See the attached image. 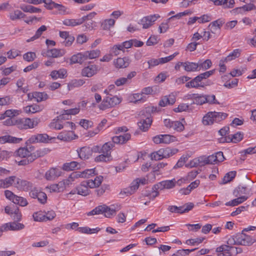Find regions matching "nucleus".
<instances>
[{
	"mask_svg": "<svg viewBox=\"0 0 256 256\" xmlns=\"http://www.w3.org/2000/svg\"><path fill=\"white\" fill-rule=\"evenodd\" d=\"M103 180V176H96L94 180H88L83 181L80 186L76 187L77 194L83 196H86L90 194L88 188H94L98 187Z\"/></svg>",
	"mask_w": 256,
	"mask_h": 256,
	"instance_id": "obj_1",
	"label": "nucleus"
},
{
	"mask_svg": "<svg viewBox=\"0 0 256 256\" xmlns=\"http://www.w3.org/2000/svg\"><path fill=\"white\" fill-rule=\"evenodd\" d=\"M214 70H211L206 72L204 73L200 74L194 78L190 82H188L186 84V86L188 88H203L204 84H202V81L206 79L209 78L211 75L214 74Z\"/></svg>",
	"mask_w": 256,
	"mask_h": 256,
	"instance_id": "obj_2",
	"label": "nucleus"
},
{
	"mask_svg": "<svg viewBox=\"0 0 256 256\" xmlns=\"http://www.w3.org/2000/svg\"><path fill=\"white\" fill-rule=\"evenodd\" d=\"M156 108L154 106L152 108L148 107L146 108V109L142 112V113L144 112L148 113V115L146 118H144V117H142L140 121L138 123V125L140 130L143 132H146L148 130L152 123V119L150 117V112L156 111ZM142 115H143V114H142Z\"/></svg>",
	"mask_w": 256,
	"mask_h": 256,
	"instance_id": "obj_3",
	"label": "nucleus"
},
{
	"mask_svg": "<svg viewBox=\"0 0 256 256\" xmlns=\"http://www.w3.org/2000/svg\"><path fill=\"white\" fill-rule=\"evenodd\" d=\"M109 95L104 98L102 102L100 104L99 108L102 110L114 106L121 102V98L116 96Z\"/></svg>",
	"mask_w": 256,
	"mask_h": 256,
	"instance_id": "obj_4",
	"label": "nucleus"
},
{
	"mask_svg": "<svg viewBox=\"0 0 256 256\" xmlns=\"http://www.w3.org/2000/svg\"><path fill=\"white\" fill-rule=\"evenodd\" d=\"M15 156H18L22 158H24V159L18 161V165L19 166H26L28 165L29 164H25L24 162L25 160H28V158L31 156L32 155H30V152L27 150L26 148V147H21L19 148L15 152Z\"/></svg>",
	"mask_w": 256,
	"mask_h": 256,
	"instance_id": "obj_5",
	"label": "nucleus"
},
{
	"mask_svg": "<svg viewBox=\"0 0 256 256\" xmlns=\"http://www.w3.org/2000/svg\"><path fill=\"white\" fill-rule=\"evenodd\" d=\"M66 53L64 49L52 48L43 50L42 55L46 57H52L56 58L63 56Z\"/></svg>",
	"mask_w": 256,
	"mask_h": 256,
	"instance_id": "obj_6",
	"label": "nucleus"
},
{
	"mask_svg": "<svg viewBox=\"0 0 256 256\" xmlns=\"http://www.w3.org/2000/svg\"><path fill=\"white\" fill-rule=\"evenodd\" d=\"M160 16L158 14L150 15L142 18L140 21V24L142 26V28L146 29L151 26L154 22Z\"/></svg>",
	"mask_w": 256,
	"mask_h": 256,
	"instance_id": "obj_7",
	"label": "nucleus"
},
{
	"mask_svg": "<svg viewBox=\"0 0 256 256\" xmlns=\"http://www.w3.org/2000/svg\"><path fill=\"white\" fill-rule=\"evenodd\" d=\"M194 207L192 203L186 204L182 206H170L168 208V210L172 212L182 214L188 212Z\"/></svg>",
	"mask_w": 256,
	"mask_h": 256,
	"instance_id": "obj_8",
	"label": "nucleus"
},
{
	"mask_svg": "<svg viewBox=\"0 0 256 256\" xmlns=\"http://www.w3.org/2000/svg\"><path fill=\"white\" fill-rule=\"evenodd\" d=\"M50 152L48 148H40L34 152H33L32 154L28 159L25 160L24 163L30 164L33 162L36 159L42 157L48 154Z\"/></svg>",
	"mask_w": 256,
	"mask_h": 256,
	"instance_id": "obj_9",
	"label": "nucleus"
},
{
	"mask_svg": "<svg viewBox=\"0 0 256 256\" xmlns=\"http://www.w3.org/2000/svg\"><path fill=\"white\" fill-rule=\"evenodd\" d=\"M48 138V136L47 134H37L32 136L26 142V144L37 143L47 142Z\"/></svg>",
	"mask_w": 256,
	"mask_h": 256,
	"instance_id": "obj_10",
	"label": "nucleus"
},
{
	"mask_svg": "<svg viewBox=\"0 0 256 256\" xmlns=\"http://www.w3.org/2000/svg\"><path fill=\"white\" fill-rule=\"evenodd\" d=\"M62 171L60 168H52L45 174L44 178L48 180H54L61 176Z\"/></svg>",
	"mask_w": 256,
	"mask_h": 256,
	"instance_id": "obj_11",
	"label": "nucleus"
},
{
	"mask_svg": "<svg viewBox=\"0 0 256 256\" xmlns=\"http://www.w3.org/2000/svg\"><path fill=\"white\" fill-rule=\"evenodd\" d=\"M236 240L238 244L243 246H249L254 242L252 238L250 236L244 234L242 232L241 234H237Z\"/></svg>",
	"mask_w": 256,
	"mask_h": 256,
	"instance_id": "obj_12",
	"label": "nucleus"
},
{
	"mask_svg": "<svg viewBox=\"0 0 256 256\" xmlns=\"http://www.w3.org/2000/svg\"><path fill=\"white\" fill-rule=\"evenodd\" d=\"M98 66L95 64H92L84 68L82 70V75L88 78L92 77L98 72Z\"/></svg>",
	"mask_w": 256,
	"mask_h": 256,
	"instance_id": "obj_13",
	"label": "nucleus"
},
{
	"mask_svg": "<svg viewBox=\"0 0 256 256\" xmlns=\"http://www.w3.org/2000/svg\"><path fill=\"white\" fill-rule=\"evenodd\" d=\"M14 186L18 190L27 191L32 188V184L27 180L16 178Z\"/></svg>",
	"mask_w": 256,
	"mask_h": 256,
	"instance_id": "obj_14",
	"label": "nucleus"
},
{
	"mask_svg": "<svg viewBox=\"0 0 256 256\" xmlns=\"http://www.w3.org/2000/svg\"><path fill=\"white\" fill-rule=\"evenodd\" d=\"M176 181L174 179L162 181L154 186V188L156 190H162L164 188L170 189L175 186Z\"/></svg>",
	"mask_w": 256,
	"mask_h": 256,
	"instance_id": "obj_15",
	"label": "nucleus"
},
{
	"mask_svg": "<svg viewBox=\"0 0 256 256\" xmlns=\"http://www.w3.org/2000/svg\"><path fill=\"white\" fill-rule=\"evenodd\" d=\"M176 101V97L174 94H171L168 96H164L159 102V106L162 107L167 105H172Z\"/></svg>",
	"mask_w": 256,
	"mask_h": 256,
	"instance_id": "obj_16",
	"label": "nucleus"
},
{
	"mask_svg": "<svg viewBox=\"0 0 256 256\" xmlns=\"http://www.w3.org/2000/svg\"><path fill=\"white\" fill-rule=\"evenodd\" d=\"M78 156L82 160H86L92 155V150L89 146H84L76 150Z\"/></svg>",
	"mask_w": 256,
	"mask_h": 256,
	"instance_id": "obj_17",
	"label": "nucleus"
},
{
	"mask_svg": "<svg viewBox=\"0 0 256 256\" xmlns=\"http://www.w3.org/2000/svg\"><path fill=\"white\" fill-rule=\"evenodd\" d=\"M130 63V60L128 57L118 58L114 60V64L117 68H127Z\"/></svg>",
	"mask_w": 256,
	"mask_h": 256,
	"instance_id": "obj_18",
	"label": "nucleus"
},
{
	"mask_svg": "<svg viewBox=\"0 0 256 256\" xmlns=\"http://www.w3.org/2000/svg\"><path fill=\"white\" fill-rule=\"evenodd\" d=\"M131 138L129 133L124 134L122 135L114 136L112 138V142L114 144H122L128 142Z\"/></svg>",
	"mask_w": 256,
	"mask_h": 256,
	"instance_id": "obj_19",
	"label": "nucleus"
},
{
	"mask_svg": "<svg viewBox=\"0 0 256 256\" xmlns=\"http://www.w3.org/2000/svg\"><path fill=\"white\" fill-rule=\"evenodd\" d=\"M2 228L6 230H22L24 228V225L20 223H16L15 222L6 223L2 225Z\"/></svg>",
	"mask_w": 256,
	"mask_h": 256,
	"instance_id": "obj_20",
	"label": "nucleus"
},
{
	"mask_svg": "<svg viewBox=\"0 0 256 256\" xmlns=\"http://www.w3.org/2000/svg\"><path fill=\"white\" fill-rule=\"evenodd\" d=\"M86 60L84 52H79L76 54L73 55L70 59L71 64L76 63L82 64Z\"/></svg>",
	"mask_w": 256,
	"mask_h": 256,
	"instance_id": "obj_21",
	"label": "nucleus"
},
{
	"mask_svg": "<svg viewBox=\"0 0 256 256\" xmlns=\"http://www.w3.org/2000/svg\"><path fill=\"white\" fill-rule=\"evenodd\" d=\"M22 140V138H18L9 135L0 137V142L1 143L9 142L18 144Z\"/></svg>",
	"mask_w": 256,
	"mask_h": 256,
	"instance_id": "obj_22",
	"label": "nucleus"
},
{
	"mask_svg": "<svg viewBox=\"0 0 256 256\" xmlns=\"http://www.w3.org/2000/svg\"><path fill=\"white\" fill-rule=\"evenodd\" d=\"M24 120L26 130L33 128L36 126L40 122V119L38 118H24Z\"/></svg>",
	"mask_w": 256,
	"mask_h": 256,
	"instance_id": "obj_23",
	"label": "nucleus"
},
{
	"mask_svg": "<svg viewBox=\"0 0 256 256\" xmlns=\"http://www.w3.org/2000/svg\"><path fill=\"white\" fill-rule=\"evenodd\" d=\"M224 23V20L222 18L218 19L212 22L208 26L210 31L212 33H215L217 30H220L221 26Z\"/></svg>",
	"mask_w": 256,
	"mask_h": 256,
	"instance_id": "obj_24",
	"label": "nucleus"
},
{
	"mask_svg": "<svg viewBox=\"0 0 256 256\" xmlns=\"http://www.w3.org/2000/svg\"><path fill=\"white\" fill-rule=\"evenodd\" d=\"M73 136H75L74 132L72 130H68V132H63L60 133L57 138L60 140L66 142L72 140Z\"/></svg>",
	"mask_w": 256,
	"mask_h": 256,
	"instance_id": "obj_25",
	"label": "nucleus"
},
{
	"mask_svg": "<svg viewBox=\"0 0 256 256\" xmlns=\"http://www.w3.org/2000/svg\"><path fill=\"white\" fill-rule=\"evenodd\" d=\"M80 168V164L75 161L64 163L62 167L63 170L66 171L74 170Z\"/></svg>",
	"mask_w": 256,
	"mask_h": 256,
	"instance_id": "obj_26",
	"label": "nucleus"
},
{
	"mask_svg": "<svg viewBox=\"0 0 256 256\" xmlns=\"http://www.w3.org/2000/svg\"><path fill=\"white\" fill-rule=\"evenodd\" d=\"M248 196H238V198L234 199L231 201L227 202L225 204L226 206H234L238 205L246 201Z\"/></svg>",
	"mask_w": 256,
	"mask_h": 256,
	"instance_id": "obj_27",
	"label": "nucleus"
},
{
	"mask_svg": "<svg viewBox=\"0 0 256 256\" xmlns=\"http://www.w3.org/2000/svg\"><path fill=\"white\" fill-rule=\"evenodd\" d=\"M198 63L190 62H184V69L188 72L198 70Z\"/></svg>",
	"mask_w": 256,
	"mask_h": 256,
	"instance_id": "obj_28",
	"label": "nucleus"
},
{
	"mask_svg": "<svg viewBox=\"0 0 256 256\" xmlns=\"http://www.w3.org/2000/svg\"><path fill=\"white\" fill-rule=\"evenodd\" d=\"M25 16L20 10H16L10 12L8 16L10 20L14 21L24 18Z\"/></svg>",
	"mask_w": 256,
	"mask_h": 256,
	"instance_id": "obj_29",
	"label": "nucleus"
},
{
	"mask_svg": "<svg viewBox=\"0 0 256 256\" xmlns=\"http://www.w3.org/2000/svg\"><path fill=\"white\" fill-rule=\"evenodd\" d=\"M16 180V177L15 176H11L4 180H1L2 182V188H7L13 184L14 186Z\"/></svg>",
	"mask_w": 256,
	"mask_h": 256,
	"instance_id": "obj_30",
	"label": "nucleus"
},
{
	"mask_svg": "<svg viewBox=\"0 0 256 256\" xmlns=\"http://www.w3.org/2000/svg\"><path fill=\"white\" fill-rule=\"evenodd\" d=\"M32 96L38 102L46 100L48 98V95L44 92H34L32 93Z\"/></svg>",
	"mask_w": 256,
	"mask_h": 256,
	"instance_id": "obj_31",
	"label": "nucleus"
},
{
	"mask_svg": "<svg viewBox=\"0 0 256 256\" xmlns=\"http://www.w3.org/2000/svg\"><path fill=\"white\" fill-rule=\"evenodd\" d=\"M114 146L112 142H106L100 148V152L102 154L108 155L111 156V150Z\"/></svg>",
	"mask_w": 256,
	"mask_h": 256,
	"instance_id": "obj_32",
	"label": "nucleus"
},
{
	"mask_svg": "<svg viewBox=\"0 0 256 256\" xmlns=\"http://www.w3.org/2000/svg\"><path fill=\"white\" fill-rule=\"evenodd\" d=\"M162 152L163 154V157L164 158H168L174 154H176L178 150L177 148H172L168 147L166 148H162Z\"/></svg>",
	"mask_w": 256,
	"mask_h": 256,
	"instance_id": "obj_33",
	"label": "nucleus"
},
{
	"mask_svg": "<svg viewBox=\"0 0 256 256\" xmlns=\"http://www.w3.org/2000/svg\"><path fill=\"white\" fill-rule=\"evenodd\" d=\"M214 122V112H208L202 118V123L204 125L212 124Z\"/></svg>",
	"mask_w": 256,
	"mask_h": 256,
	"instance_id": "obj_34",
	"label": "nucleus"
},
{
	"mask_svg": "<svg viewBox=\"0 0 256 256\" xmlns=\"http://www.w3.org/2000/svg\"><path fill=\"white\" fill-rule=\"evenodd\" d=\"M234 4V0H217L215 2V5H222L224 8H232Z\"/></svg>",
	"mask_w": 256,
	"mask_h": 256,
	"instance_id": "obj_35",
	"label": "nucleus"
},
{
	"mask_svg": "<svg viewBox=\"0 0 256 256\" xmlns=\"http://www.w3.org/2000/svg\"><path fill=\"white\" fill-rule=\"evenodd\" d=\"M66 74V71L64 69H60L58 70H53L51 72L50 76L54 80L58 78H63Z\"/></svg>",
	"mask_w": 256,
	"mask_h": 256,
	"instance_id": "obj_36",
	"label": "nucleus"
},
{
	"mask_svg": "<svg viewBox=\"0 0 256 256\" xmlns=\"http://www.w3.org/2000/svg\"><path fill=\"white\" fill-rule=\"evenodd\" d=\"M102 214H104L106 218H110L112 216L115 215L116 210L115 208H110L105 205L102 206Z\"/></svg>",
	"mask_w": 256,
	"mask_h": 256,
	"instance_id": "obj_37",
	"label": "nucleus"
},
{
	"mask_svg": "<svg viewBox=\"0 0 256 256\" xmlns=\"http://www.w3.org/2000/svg\"><path fill=\"white\" fill-rule=\"evenodd\" d=\"M241 50L240 49H235L231 53H230L226 57L224 58V62H226L234 60L238 58L240 54Z\"/></svg>",
	"mask_w": 256,
	"mask_h": 256,
	"instance_id": "obj_38",
	"label": "nucleus"
},
{
	"mask_svg": "<svg viewBox=\"0 0 256 256\" xmlns=\"http://www.w3.org/2000/svg\"><path fill=\"white\" fill-rule=\"evenodd\" d=\"M243 138V134L240 132H238L234 134L231 135V136H229L226 138V142H232L234 143H237L240 142Z\"/></svg>",
	"mask_w": 256,
	"mask_h": 256,
	"instance_id": "obj_39",
	"label": "nucleus"
},
{
	"mask_svg": "<svg viewBox=\"0 0 256 256\" xmlns=\"http://www.w3.org/2000/svg\"><path fill=\"white\" fill-rule=\"evenodd\" d=\"M82 24V20L78 19H66L63 21V24L66 26H74Z\"/></svg>",
	"mask_w": 256,
	"mask_h": 256,
	"instance_id": "obj_40",
	"label": "nucleus"
},
{
	"mask_svg": "<svg viewBox=\"0 0 256 256\" xmlns=\"http://www.w3.org/2000/svg\"><path fill=\"white\" fill-rule=\"evenodd\" d=\"M100 230V228H90L88 227H80L77 228V231L80 233L91 234L96 233Z\"/></svg>",
	"mask_w": 256,
	"mask_h": 256,
	"instance_id": "obj_41",
	"label": "nucleus"
},
{
	"mask_svg": "<svg viewBox=\"0 0 256 256\" xmlns=\"http://www.w3.org/2000/svg\"><path fill=\"white\" fill-rule=\"evenodd\" d=\"M114 24L115 20L114 19H106L102 22L101 26L104 30H109L114 25Z\"/></svg>",
	"mask_w": 256,
	"mask_h": 256,
	"instance_id": "obj_42",
	"label": "nucleus"
},
{
	"mask_svg": "<svg viewBox=\"0 0 256 256\" xmlns=\"http://www.w3.org/2000/svg\"><path fill=\"white\" fill-rule=\"evenodd\" d=\"M84 52L86 60L88 59L96 58L99 56L100 50H98L86 51Z\"/></svg>",
	"mask_w": 256,
	"mask_h": 256,
	"instance_id": "obj_43",
	"label": "nucleus"
},
{
	"mask_svg": "<svg viewBox=\"0 0 256 256\" xmlns=\"http://www.w3.org/2000/svg\"><path fill=\"white\" fill-rule=\"evenodd\" d=\"M248 190L246 186H239L234 191V194L235 196H241L243 194H247Z\"/></svg>",
	"mask_w": 256,
	"mask_h": 256,
	"instance_id": "obj_44",
	"label": "nucleus"
},
{
	"mask_svg": "<svg viewBox=\"0 0 256 256\" xmlns=\"http://www.w3.org/2000/svg\"><path fill=\"white\" fill-rule=\"evenodd\" d=\"M150 157L152 160H160L164 158L163 154L162 152V148L156 152H154L150 154Z\"/></svg>",
	"mask_w": 256,
	"mask_h": 256,
	"instance_id": "obj_45",
	"label": "nucleus"
},
{
	"mask_svg": "<svg viewBox=\"0 0 256 256\" xmlns=\"http://www.w3.org/2000/svg\"><path fill=\"white\" fill-rule=\"evenodd\" d=\"M206 99L205 98V95L196 94L194 100L193 101V104L198 105H202L206 104Z\"/></svg>",
	"mask_w": 256,
	"mask_h": 256,
	"instance_id": "obj_46",
	"label": "nucleus"
},
{
	"mask_svg": "<svg viewBox=\"0 0 256 256\" xmlns=\"http://www.w3.org/2000/svg\"><path fill=\"white\" fill-rule=\"evenodd\" d=\"M121 52H124L120 44L114 45L110 49L111 54L115 56L120 54Z\"/></svg>",
	"mask_w": 256,
	"mask_h": 256,
	"instance_id": "obj_47",
	"label": "nucleus"
},
{
	"mask_svg": "<svg viewBox=\"0 0 256 256\" xmlns=\"http://www.w3.org/2000/svg\"><path fill=\"white\" fill-rule=\"evenodd\" d=\"M22 10L26 12L38 13L41 12V10L34 6L28 5L22 7Z\"/></svg>",
	"mask_w": 256,
	"mask_h": 256,
	"instance_id": "obj_48",
	"label": "nucleus"
},
{
	"mask_svg": "<svg viewBox=\"0 0 256 256\" xmlns=\"http://www.w3.org/2000/svg\"><path fill=\"white\" fill-rule=\"evenodd\" d=\"M236 173V171H231L226 174L223 178L222 184H225L232 180L235 178Z\"/></svg>",
	"mask_w": 256,
	"mask_h": 256,
	"instance_id": "obj_49",
	"label": "nucleus"
},
{
	"mask_svg": "<svg viewBox=\"0 0 256 256\" xmlns=\"http://www.w3.org/2000/svg\"><path fill=\"white\" fill-rule=\"evenodd\" d=\"M214 114L215 122H220L228 116V114L224 112H214Z\"/></svg>",
	"mask_w": 256,
	"mask_h": 256,
	"instance_id": "obj_50",
	"label": "nucleus"
},
{
	"mask_svg": "<svg viewBox=\"0 0 256 256\" xmlns=\"http://www.w3.org/2000/svg\"><path fill=\"white\" fill-rule=\"evenodd\" d=\"M212 63L210 60H206L203 62H198V70H206L212 66Z\"/></svg>",
	"mask_w": 256,
	"mask_h": 256,
	"instance_id": "obj_51",
	"label": "nucleus"
},
{
	"mask_svg": "<svg viewBox=\"0 0 256 256\" xmlns=\"http://www.w3.org/2000/svg\"><path fill=\"white\" fill-rule=\"evenodd\" d=\"M19 114V111L18 110H6L4 116H2L0 118V120L3 119L5 116L8 117V118H12Z\"/></svg>",
	"mask_w": 256,
	"mask_h": 256,
	"instance_id": "obj_52",
	"label": "nucleus"
},
{
	"mask_svg": "<svg viewBox=\"0 0 256 256\" xmlns=\"http://www.w3.org/2000/svg\"><path fill=\"white\" fill-rule=\"evenodd\" d=\"M13 202L22 206H25L28 204V202L25 198L17 196L14 200Z\"/></svg>",
	"mask_w": 256,
	"mask_h": 256,
	"instance_id": "obj_53",
	"label": "nucleus"
},
{
	"mask_svg": "<svg viewBox=\"0 0 256 256\" xmlns=\"http://www.w3.org/2000/svg\"><path fill=\"white\" fill-rule=\"evenodd\" d=\"M171 128L177 132H182L184 130V126L183 124L180 121H173Z\"/></svg>",
	"mask_w": 256,
	"mask_h": 256,
	"instance_id": "obj_54",
	"label": "nucleus"
},
{
	"mask_svg": "<svg viewBox=\"0 0 256 256\" xmlns=\"http://www.w3.org/2000/svg\"><path fill=\"white\" fill-rule=\"evenodd\" d=\"M161 136L163 138V144H169L176 140V138L172 135L162 134Z\"/></svg>",
	"mask_w": 256,
	"mask_h": 256,
	"instance_id": "obj_55",
	"label": "nucleus"
},
{
	"mask_svg": "<svg viewBox=\"0 0 256 256\" xmlns=\"http://www.w3.org/2000/svg\"><path fill=\"white\" fill-rule=\"evenodd\" d=\"M205 98L206 100V103H208L210 104H219V102L216 98V96L214 94H206Z\"/></svg>",
	"mask_w": 256,
	"mask_h": 256,
	"instance_id": "obj_56",
	"label": "nucleus"
},
{
	"mask_svg": "<svg viewBox=\"0 0 256 256\" xmlns=\"http://www.w3.org/2000/svg\"><path fill=\"white\" fill-rule=\"evenodd\" d=\"M82 178H88L93 175H96L94 168L86 169L81 172Z\"/></svg>",
	"mask_w": 256,
	"mask_h": 256,
	"instance_id": "obj_57",
	"label": "nucleus"
},
{
	"mask_svg": "<svg viewBox=\"0 0 256 256\" xmlns=\"http://www.w3.org/2000/svg\"><path fill=\"white\" fill-rule=\"evenodd\" d=\"M15 126L20 130H26L24 118L16 119Z\"/></svg>",
	"mask_w": 256,
	"mask_h": 256,
	"instance_id": "obj_58",
	"label": "nucleus"
},
{
	"mask_svg": "<svg viewBox=\"0 0 256 256\" xmlns=\"http://www.w3.org/2000/svg\"><path fill=\"white\" fill-rule=\"evenodd\" d=\"M111 156L108 155L102 154L95 158V161L96 162H106L109 161Z\"/></svg>",
	"mask_w": 256,
	"mask_h": 256,
	"instance_id": "obj_59",
	"label": "nucleus"
},
{
	"mask_svg": "<svg viewBox=\"0 0 256 256\" xmlns=\"http://www.w3.org/2000/svg\"><path fill=\"white\" fill-rule=\"evenodd\" d=\"M255 8V6L254 4L250 3L246 5L243 6L242 7H240L236 8L237 10H239L240 12L242 11H250L254 10Z\"/></svg>",
	"mask_w": 256,
	"mask_h": 256,
	"instance_id": "obj_60",
	"label": "nucleus"
},
{
	"mask_svg": "<svg viewBox=\"0 0 256 256\" xmlns=\"http://www.w3.org/2000/svg\"><path fill=\"white\" fill-rule=\"evenodd\" d=\"M34 220L36 222H45L44 214L42 212H36L33 214Z\"/></svg>",
	"mask_w": 256,
	"mask_h": 256,
	"instance_id": "obj_61",
	"label": "nucleus"
},
{
	"mask_svg": "<svg viewBox=\"0 0 256 256\" xmlns=\"http://www.w3.org/2000/svg\"><path fill=\"white\" fill-rule=\"evenodd\" d=\"M36 58V54L33 52H28L23 56L24 59L28 62H32Z\"/></svg>",
	"mask_w": 256,
	"mask_h": 256,
	"instance_id": "obj_62",
	"label": "nucleus"
},
{
	"mask_svg": "<svg viewBox=\"0 0 256 256\" xmlns=\"http://www.w3.org/2000/svg\"><path fill=\"white\" fill-rule=\"evenodd\" d=\"M80 106L78 108H74L69 109L67 110H64V112L62 114V116L64 114L66 115H75L78 114L80 112Z\"/></svg>",
	"mask_w": 256,
	"mask_h": 256,
	"instance_id": "obj_63",
	"label": "nucleus"
},
{
	"mask_svg": "<svg viewBox=\"0 0 256 256\" xmlns=\"http://www.w3.org/2000/svg\"><path fill=\"white\" fill-rule=\"evenodd\" d=\"M80 124L85 129L90 128L93 125L92 122L85 119H82L80 122Z\"/></svg>",
	"mask_w": 256,
	"mask_h": 256,
	"instance_id": "obj_64",
	"label": "nucleus"
}]
</instances>
